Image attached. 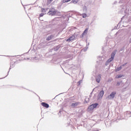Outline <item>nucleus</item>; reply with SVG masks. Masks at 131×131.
I'll return each instance as SVG.
<instances>
[{
	"mask_svg": "<svg viewBox=\"0 0 131 131\" xmlns=\"http://www.w3.org/2000/svg\"><path fill=\"white\" fill-rule=\"evenodd\" d=\"M97 106H98V103L92 104L91 105L89 106L87 111H88V112H90V111L94 110V108L97 107Z\"/></svg>",
	"mask_w": 131,
	"mask_h": 131,
	"instance_id": "f257e3e1",
	"label": "nucleus"
},
{
	"mask_svg": "<svg viewBox=\"0 0 131 131\" xmlns=\"http://www.w3.org/2000/svg\"><path fill=\"white\" fill-rule=\"evenodd\" d=\"M115 95H116V92H112L107 97L106 99L107 100H111L112 99H114V97H115Z\"/></svg>",
	"mask_w": 131,
	"mask_h": 131,
	"instance_id": "f03ea898",
	"label": "nucleus"
},
{
	"mask_svg": "<svg viewBox=\"0 0 131 131\" xmlns=\"http://www.w3.org/2000/svg\"><path fill=\"white\" fill-rule=\"evenodd\" d=\"M104 91L102 90L100 92V93L98 94L97 99L98 100H100V99H102V98H103V96H104Z\"/></svg>",
	"mask_w": 131,
	"mask_h": 131,
	"instance_id": "7ed1b4c3",
	"label": "nucleus"
},
{
	"mask_svg": "<svg viewBox=\"0 0 131 131\" xmlns=\"http://www.w3.org/2000/svg\"><path fill=\"white\" fill-rule=\"evenodd\" d=\"M48 15H51L52 16L56 15V11L54 8L50 9V11L48 12Z\"/></svg>",
	"mask_w": 131,
	"mask_h": 131,
	"instance_id": "20e7f679",
	"label": "nucleus"
},
{
	"mask_svg": "<svg viewBox=\"0 0 131 131\" xmlns=\"http://www.w3.org/2000/svg\"><path fill=\"white\" fill-rule=\"evenodd\" d=\"M115 56V53H112L111 54V57L109 59H108L107 62L108 63H110V62H112V61H113V59H114Z\"/></svg>",
	"mask_w": 131,
	"mask_h": 131,
	"instance_id": "39448f33",
	"label": "nucleus"
},
{
	"mask_svg": "<svg viewBox=\"0 0 131 131\" xmlns=\"http://www.w3.org/2000/svg\"><path fill=\"white\" fill-rule=\"evenodd\" d=\"M75 38V36H71L69 38L67 39V41H71V40H73Z\"/></svg>",
	"mask_w": 131,
	"mask_h": 131,
	"instance_id": "423d86ee",
	"label": "nucleus"
},
{
	"mask_svg": "<svg viewBox=\"0 0 131 131\" xmlns=\"http://www.w3.org/2000/svg\"><path fill=\"white\" fill-rule=\"evenodd\" d=\"M42 106H43V107H46V108H49V104L45 103V102H42L41 103Z\"/></svg>",
	"mask_w": 131,
	"mask_h": 131,
	"instance_id": "0eeeda50",
	"label": "nucleus"
},
{
	"mask_svg": "<svg viewBox=\"0 0 131 131\" xmlns=\"http://www.w3.org/2000/svg\"><path fill=\"white\" fill-rule=\"evenodd\" d=\"M125 65H126V63H124V64H123L121 67H120L119 68H118L116 71H119V70H121V69L122 68V66H125Z\"/></svg>",
	"mask_w": 131,
	"mask_h": 131,
	"instance_id": "6e6552de",
	"label": "nucleus"
},
{
	"mask_svg": "<svg viewBox=\"0 0 131 131\" xmlns=\"http://www.w3.org/2000/svg\"><path fill=\"white\" fill-rule=\"evenodd\" d=\"M71 0H61V3L62 4H65V3H69Z\"/></svg>",
	"mask_w": 131,
	"mask_h": 131,
	"instance_id": "1a4fd4ad",
	"label": "nucleus"
},
{
	"mask_svg": "<svg viewBox=\"0 0 131 131\" xmlns=\"http://www.w3.org/2000/svg\"><path fill=\"white\" fill-rule=\"evenodd\" d=\"M77 105H78V102L73 103L72 104V107H76V106H77Z\"/></svg>",
	"mask_w": 131,
	"mask_h": 131,
	"instance_id": "9d476101",
	"label": "nucleus"
},
{
	"mask_svg": "<svg viewBox=\"0 0 131 131\" xmlns=\"http://www.w3.org/2000/svg\"><path fill=\"white\" fill-rule=\"evenodd\" d=\"M78 2V0H72L71 1V3H73V4H74L75 5L77 4Z\"/></svg>",
	"mask_w": 131,
	"mask_h": 131,
	"instance_id": "9b49d317",
	"label": "nucleus"
},
{
	"mask_svg": "<svg viewBox=\"0 0 131 131\" xmlns=\"http://www.w3.org/2000/svg\"><path fill=\"white\" fill-rule=\"evenodd\" d=\"M90 102V98L86 97L85 99V102L89 103Z\"/></svg>",
	"mask_w": 131,
	"mask_h": 131,
	"instance_id": "f8f14e48",
	"label": "nucleus"
},
{
	"mask_svg": "<svg viewBox=\"0 0 131 131\" xmlns=\"http://www.w3.org/2000/svg\"><path fill=\"white\" fill-rule=\"evenodd\" d=\"M88 30H89V29H86L84 30V32L82 33L83 36L84 35V34H86V33H88Z\"/></svg>",
	"mask_w": 131,
	"mask_h": 131,
	"instance_id": "ddd939ff",
	"label": "nucleus"
},
{
	"mask_svg": "<svg viewBox=\"0 0 131 131\" xmlns=\"http://www.w3.org/2000/svg\"><path fill=\"white\" fill-rule=\"evenodd\" d=\"M100 80H101V76H99L98 78L96 79V81L97 82H100Z\"/></svg>",
	"mask_w": 131,
	"mask_h": 131,
	"instance_id": "4468645a",
	"label": "nucleus"
},
{
	"mask_svg": "<svg viewBox=\"0 0 131 131\" xmlns=\"http://www.w3.org/2000/svg\"><path fill=\"white\" fill-rule=\"evenodd\" d=\"M122 77V75H118L116 76V78H121Z\"/></svg>",
	"mask_w": 131,
	"mask_h": 131,
	"instance_id": "2eb2a0df",
	"label": "nucleus"
},
{
	"mask_svg": "<svg viewBox=\"0 0 131 131\" xmlns=\"http://www.w3.org/2000/svg\"><path fill=\"white\" fill-rule=\"evenodd\" d=\"M86 14H85V13L82 14V16L83 18H86Z\"/></svg>",
	"mask_w": 131,
	"mask_h": 131,
	"instance_id": "dca6fc26",
	"label": "nucleus"
},
{
	"mask_svg": "<svg viewBox=\"0 0 131 131\" xmlns=\"http://www.w3.org/2000/svg\"><path fill=\"white\" fill-rule=\"evenodd\" d=\"M121 83V82H117V83L116 84L117 86H119V85H120Z\"/></svg>",
	"mask_w": 131,
	"mask_h": 131,
	"instance_id": "f3484780",
	"label": "nucleus"
},
{
	"mask_svg": "<svg viewBox=\"0 0 131 131\" xmlns=\"http://www.w3.org/2000/svg\"><path fill=\"white\" fill-rule=\"evenodd\" d=\"M43 16V13H41L40 14V17H42Z\"/></svg>",
	"mask_w": 131,
	"mask_h": 131,
	"instance_id": "a211bd4d",
	"label": "nucleus"
},
{
	"mask_svg": "<svg viewBox=\"0 0 131 131\" xmlns=\"http://www.w3.org/2000/svg\"><path fill=\"white\" fill-rule=\"evenodd\" d=\"M50 2H53V0H50Z\"/></svg>",
	"mask_w": 131,
	"mask_h": 131,
	"instance_id": "6ab92c4d",
	"label": "nucleus"
},
{
	"mask_svg": "<svg viewBox=\"0 0 131 131\" xmlns=\"http://www.w3.org/2000/svg\"><path fill=\"white\" fill-rule=\"evenodd\" d=\"M48 39L49 40V38H48Z\"/></svg>",
	"mask_w": 131,
	"mask_h": 131,
	"instance_id": "aec40b11",
	"label": "nucleus"
},
{
	"mask_svg": "<svg viewBox=\"0 0 131 131\" xmlns=\"http://www.w3.org/2000/svg\"><path fill=\"white\" fill-rule=\"evenodd\" d=\"M48 39L49 40V38H48Z\"/></svg>",
	"mask_w": 131,
	"mask_h": 131,
	"instance_id": "412c9836",
	"label": "nucleus"
}]
</instances>
